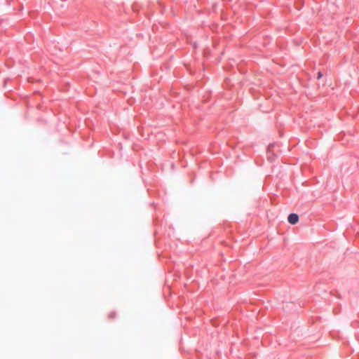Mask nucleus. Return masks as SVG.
<instances>
[{"label": "nucleus", "instance_id": "2", "mask_svg": "<svg viewBox=\"0 0 359 359\" xmlns=\"http://www.w3.org/2000/svg\"><path fill=\"white\" fill-rule=\"evenodd\" d=\"M322 76H323V74H322L320 72H319L318 73L317 79H321V78H322Z\"/></svg>", "mask_w": 359, "mask_h": 359}, {"label": "nucleus", "instance_id": "1", "mask_svg": "<svg viewBox=\"0 0 359 359\" xmlns=\"http://www.w3.org/2000/svg\"><path fill=\"white\" fill-rule=\"evenodd\" d=\"M288 222L291 224H295L299 221V216L297 214L292 213L288 216Z\"/></svg>", "mask_w": 359, "mask_h": 359}]
</instances>
